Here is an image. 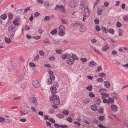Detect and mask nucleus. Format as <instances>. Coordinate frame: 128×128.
Wrapping results in <instances>:
<instances>
[{"label":"nucleus","mask_w":128,"mask_h":128,"mask_svg":"<svg viewBox=\"0 0 128 128\" xmlns=\"http://www.w3.org/2000/svg\"><path fill=\"white\" fill-rule=\"evenodd\" d=\"M50 121L52 122L55 124V120L52 118H49L48 119Z\"/></svg>","instance_id":"8fccbe9b"},{"label":"nucleus","mask_w":128,"mask_h":128,"mask_svg":"<svg viewBox=\"0 0 128 128\" xmlns=\"http://www.w3.org/2000/svg\"><path fill=\"white\" fill-rule=\"evenodd\" d=\"M58 28L60 31H65L66 30L65 27L62 25L60 26Z\"/></svg>","instance_id":"a211bd4d"},{"label":"nucleus","mask_w":128,"mask_h":128,"mask_svg":"<svg viewBox=\"0 0 128 128\" xmlns=\"http://www.w3.org/2000/svg\"><path fill=\"white\" fill-rule=\"evenodd\" d=\"M70 56V55L69 54H62L61 56V58L65 60L66 58H68Z\"/></svg>","instance_id":"6e6552de"},{"label":"nucleus","mask_w":128,"mask_h":128,"mask_svg":"<svg viewBox=\"0 0 128 128\" xmlns=\"http://www.w3.org/2000/svg\"><path fill=\"white\" fill-rule=\"evenodd\" d=\"M91 109L93 111L96 112L98 110L97 107L96 106L93 105L91 106Z\"/></svg>","instance_id":"6ab92c4d"},{"label":"nucleus","mask_w":128,"mask_h":128,"mask_svg":"<svg viewBox=\"0 0 128 128\" xmlns=\"http://www.w3.org/2000/svg\"><path fill=\"white\" fill-rule=\"evenodd\" d=\"M94 22L96 24H98L99 22V21L98 19H96L94 20Z\"/></svg>","instance_id":"0e129e2a"},{"label":"nucleus","mask_w":128,"mask_h":128,"mask_svg":"<svg viewBox=\"0 0 128 128\" xmlns=\"http://www.w3.org/2000/svg\"><path fill=\"white\" fill-rule=\"evenodd\" d=\"M68 126L66 124L60 125V128H67Z\"/></svg>","instance_id":"4d7b16f0"},{"label":"nucleus","mask_w":128,"mask_h":128,"mask_svg":"<svg viewBox=\"0 0 128 128\" xmlns=\"http://www.w3.org/2000/svg\"><path fill=\"white\" fill-rule=\"evenodd\" d=\"M66 62L67 63L70 65H72L74 63V60H77L78 59V58L75 54H73L72 55L67 58Z\"/></svg>","instance_id":"f257e3e1"},{"label":"nucleus","mask_w":128,"mask_h":128,"mask_svg":"<svg viewBox=\"0 0 128 128\" xmlns=\"http://www.w3.org/2000/svg\"><path fill=\"white\" fill-rule=\"evenodd\" d=\"M40 57V56L39 55H37L36 56H35L34 58V60L35 61H37L38 60Z\"/></svg>","instance_id":"3c124183"},{"label":"nucleus","mask_w":128,"mask_h":128,"mask_svg":"<svg viewBox=\"0 0 128 128\" xmlns=\"http://www.w3.org/2000/svg\"><path fill=\"white\" fill-rule=\"evenodd\" d=\"M54 100L53 103L54 104L56 105H58L60 103V100L59 99L58 96L53 94Z\"/></svg>","instance_id":"f03ea898"},{"label":"nucleus","mask_w":128,"mask_h":128,"mask_svg":"<svg viewBox=\"0 0 128 128\" xmlns=\"http://www.w3.org/2000/svg\"><path fill=\"white\" fill-rule=\"evenodd\" d=\"M30 10H31L30 9V7H28L24 9V13H26L28 11Z\"/></svg>","instance_id":"4c0bfd02"},{"label":"nucleus","mask_w":128,"mask_h":128,"mask_svg":"<svg viewBox=\"0 0 128 128\" xmlns=\"http://www.w3.org/2000/svg\"><path fill=\"white\" fill-rule=\"evenodd\" d=\"M84 12L87 13L88 14H89L90 11L87 6H85L84 7Z\"/></svg>","instance_id":"f3484780"},{"label":"nucleus","mask_w":128,"mask_h":128,"mask_svg":"<svg viewBox=\"0 0 128 128\" xmlns=\"http://www.w3.org/2000/svg\"><path fill=\"white\" fill-rule=\"evenodd\" d=\"M50 19V18L49 16H46L44 18V20L45 21H48Z\"/></svg>","instance_id":"09e8293b"},{"label":"nucleus","mask_w":128,"mask_h":128,"mask_svg":"<svg viewBox=\"0 0 128 128\" xmlns=\"http://www.w3.org/2000/svg\"><path fill=\"white\" fill-rule=\"evenodd\" d=\"M44 5L45 7L46 8H48L50 7L49 2L48 1L44 2Z\"/></svg>","instance_id":"5701e85b"},{"label":"nucleus","mask_w":128,"mask_h":128,"mask_svg":"<svg viewBox=\"0 0 128 128\" xmlns=\"http://www.w3.org/2000/svg\"><path fill=\"white\" fill-rule=\"evenodd\" d=\"M33 38L34 39L37 40L40 39L41 38L40 36H34L33 37Z\"/></svg>","instance_id":"79ce46f5"},{"label":"nucleus","mask_w":128,"mask_h":128,"mask_svg":"<svg viewBox=\"0 0 128 128\" xmlns=\"http://www.w3.org/2000/svg\"><path fill=\"white\" fill-rule=\"evenodd\" d=\"M32 83L33 86L36 88H38L40 86V84L38 80H34Z\"/></svg>","instance_id":"20e7f679"},{"label":"nucleus","mask_w":128,"mask_h":128,"mask_svg":"<svg viewBox=\"0 0 128 128\" xmlns=\"http://www.w3.org/2000/svg\"><path fill=\"white\" fill-rule=\"evenodd\" d=\"M97 80L98 82H103V79L102 78H100L97 79Z\"/></svg>","instance_id":"a18cd8bd"},{"label":"nucleus","mask_w":128,"mask_h":128,"mask_svg":"<svg viewBox=\"0 0 128 128\" xmlns=\"http://www.w3.org/2000/svg\"><path fill=\"white\" fill-rule=\"evenodd\" d=\"M120 4V2L118 1H116L115 4V6H119Z\"/></svg>","instance_id":"680f3d73"},{"label":"nucleus","mask_w":128,"mask_h":128,"mask_svg":"<svg viewBox=\"0 0 128 128\" xmlns=\"http://www.w3.org/2000/svg\"><path fill=\"white\" fill-rule=\"evenodd\" d=\"M68 5L70 7L73 8L76 6V3L74 0H72L69 2Z\"/></svg>","instance_id":"39448f33"},{"label":"nucleus","mask_w":128,"mask_h":128,"mask_svg":"<svg viewBox=\"0 0 128 128\" xmlns=\"http://www.w3.org/2000/svg\"><path fill=\"white\" fill-rule=\"evenodd\" d=\"M124 20L126 21H128V16L126 15L124 17Z\"/></svg>","instance_id":"c03bdc74"},{"label":"nucleus","mask_w":128,"mask_h":128,"mask_svg":"<svg viewBox=\"0 0 128 128\" xmlns=\"http://www.w3.org/2000/svg\"><path fill=\"white\" fill-rule=\"evenodd\" d=\"M52 80L50 79H49L48 80V84H49L50 85H51L52 84Z\"/></svg>","instance_id":"052dcab7"},{"label":"nucleus","mask_w":128,"mask_h":128,"mask_svg":"<svg viewBox=\"0 0 128 128\" xmlns=\"http://www.w3.org/2000/svg\"><path fill=\"white\" fill-rule=\"evenodd\" d=\"M104 86L107 88H108L110 86L109 82L108 81H104L103 82Z\"/></svg>","instance_id":"f8f14e48"},{"label":"nucleus","mask_w":128,"mask_h":128,"mask_svg":"<svg viewBox=\"0 0 128 128\" xmlns=\"http://www.w3.org/2000/svg\"><path fill=\"white\" fill-rule=\"evenodd\" d=\"M94 104L96 105H99L100 104L101 101L100 99L96 98L94 100Z\"/></svg>","instance_id":"0eeeda50"},{"label":"nucleus","mask_w":128,"mask_h":128,"mask_svg":"<svg viewBox=\"0 0 128 128\" xmlns=\"http://www.w3.org/2000/svg\"><path fill=\"white\" fill-rule=\"evenodd\" d=\"M93 49L96 53H97L98 54L100 55L101 54V53L99 52L98 51L96 50V49H95L94 48H93Z\"/></svg>","instance_id":"69168bd1"},{"label":"nucleus","mask_w":128,"mask_h":128,"mask_svg":"<svg viewBox=\"0 0 128 128\" xmlns=\"http://www.w3.org/2000/svg\"><path fill=\"white\" fill-rule=\"evenodd\" d=\"M13 24L15 26H18L20 24V22H19V20L18 19H15L13 22Z\"/></svg>","instance_id":"4468645a"},{"label":"nucleus","mask_w":128,"mask_h":128,"mask_svg":"<svg viewBox=\"0 0 128 128\" xmlns=\"http://www.w3.org/2000/svg\"><path fill=\"white\" fill-rule=\"evenodd\" d=\"M89 66L90 67H92L94 66L96 64V63L94 61H92L90 62L89 63Z\"/></svg>","instance_id":"4be33fe9"},{"label":"nucleus","mask_w":128,"mask_h":128,"mask_svg":"<svg viewBox=\"0 0 128 128\" xmlns=\"http://www.w3.org/2000/svg\"><path fill=\"white\" fill-rule=\"evenodd\" d=\"M109 4L108 3V2H104V5L105 6L107 7L108 6Z\"/></svg>","instance_id":"774afa93"},{"label":"nucleus","mask_w":128,"mask_h":128,"mask_svg":"<svg viewBox=\"0 0 128 128\" xmlns=\"http://www.w3.org/2000/svg\"><path fill=\"white\" fill-rule=\"evenodd\" d=\"M88 96L90 98H94L95 96V94L92 92H90L88 93Z\"/></svg>","instance_id":"393cba45"},{"label":"nucleus","mask_w":128,"mask_h":128,"mask_svg":"<svg viewBox=\"0 0 128 128\" xmlns=\"http://www.w3.org/2000/svg\"><path fill=\"white\" fill-rule=\"evenodd\" d=\"M1 18L3 20L6 19L7 18L6 15V14H4L0 16Z\"/></svg>","instance_id":"cd10ccee"},{"label":"nucleus","mask_w":128,"mask_h":128,"mask_svg":"<svg viewBox=\"0 0 128 128\" xmlns=\"http://www.w3.org/2000/svg\"><path fill=\"white\" fill-rule=\"evenodd\" d=\"M86 88L89 91H91L92 89V86H89L86 87Z\"/></svg>","instance_id":"473e14b6"},{"label":"nucleus","mask_w":128,"mask_h":128,"mask_svg":"<svg viewBox=\"0 0 128 128\" xmlns=\"http://www.w3.org/2000/svg\"><path fill=\"white\" fill-rule=\"evenodd\" d=\"M116 26L118 28H120L122 26L121 23L119 22H117L116 23Z\"/></svg>","instance_id":"72a5a7b5"},{"label":"nucleus","mask_w":128,"mask_h":128,"mask_svg":"<svg viewBox=\"0 0 128 128\" xmlns=\"http://www.w3.org/2000/svg\"><path fill=\"white\" fill-rule=\"evenodd\" d=\"M8 18L10 20L12 19L13 17V15L12 14H10L8 15Z\"/></svg>","instance_id":"13d9d810"},{"label":"nucleus","mask_w":128,"mask_h":128,"mask_svg":"<svg viewBox=\"0 0 128 128\" xmlns=\"http://www.w3.org/2000/svg\"><path fill=\"white\" fill-rule=\"evenodd\" d=\"M109 48V47L107 45L104 46L102 50L104 52H106Z\"/></svg>","instance_id":"b1692460"},{"label":"nucleus","mask_w":128,"mask_h":128,"mask_svg":"<svg viewBox=\"0 0 128 128\" xmlns=\"http://www.w3.org/2000/svg\"><path fill=\"white\" fill-rule=\"evenodd\" d=\"M54 126L56 128H60V125L57 124H54Z\"/></svg>","instance_id":"49530a36"},{"label":"nucleus","mask_w":128,"mask_h":128,"mask_svg":"<svg viewBox=\"0 0 128 128\" xmlns=\"http://www.w3.org/2000/svg\"><path fill=\"white\" fill-rule=\"evenodd\" d=\"M111 108L113 111H116L118 109L117 106L116 105L114 104L111 105Z\"/></svg>","instance_id":"9b49d317"},{"label":"nucleus","mask_w":128,"mask_h":128,"mask_svg":"<svg viewBox=\"0 0 128 128\" xmlns=\"http://www.w3.org/2000/svg\"><path fill=\"white\" fill-rule=\"evenodd\" d=\"M66 120L68 122H72V118H71L68 117L66 119Z\"/></svg>","instance_id":"603ef678"},{"label":"nucleus","mask_w":128,"mask_h":128,"mask_svg":"<svg viewBox=\"0 0 128 128\" xmlns=\"http://www.w3.org/2000/svg\"><path fill=\"white\" fill-rule=\"evenodd\" d=\"M101 29L105 33H107L108 32V31L107 29L104 26L102 27H101Z\"/></svg>","instance_id":"a878e982"},{"label":"nucleus","mask_w":128,"mask_h":128,"mask_svg":"<svg viewBox=\"0 0 128 128\" xmlns=\"http://www.w3.org/2000/svg\"><path fill=\"white\" fill-rule=\"evenodd\" d=\"M80 60L83 62H86L87 61V59L85 58H80Z\"/></svg>","instance_id":"bb28decb"},{"label":"nucleus","mask_w":128,"mask_h":128,"mask_svg":"<svg viewBox=\"0 0 128 128\" xmlns=\"http://www.w3.org/2000/svg\"><path fill=\"white\" fill-rule=\"evenodd\" d=\"M91 42L92 44L96 43L97 42V40L95 39L92 40L91 41Z\"/></svg>","instance_id":"6e6d98bb"},{"label":"nucleus","mask_w":128,"mask_h":128,"mask_svg":"<svg viewBox=\"0 0 128 128\" xmlns=\"http://www.w3.org/2000/svg\"><path fill=\"white\" fill-rule=\"evenodd\" d=\"M102 70V69L101 66H99L97 68V70H96V72H98Z\"/></svg>","instance_id":"864d4df0"},{"label":"nucleus","mask_w":128,"mask_h":128,"mask_svg":"<svg viewBox=\"0 0 128 128\" xmlns=\"http://www.w3.org/2000/svg\"><path fill=\"white\" fill-rule=\"evenodd\" d=\"M111 34H113L114 32V30L112 28H110L109 29L108 32Z\"/></svg>","instance_id":"7c9ffc66"},{"label":"nucleus","mask_w":128,"mask_h":128,"mask_svg":"<svg viewBox=\"0 0 128 128\" xmlns=\"http://www.w3.org/2000/svg\"><path fill=\"white\" fill-rule=\"evenodd\" d=\"M123 32L121 30H120L118 32V34L120 36H121L122 35Z\"/></svg>","instance_id":"a19ab883"},{"label":"nucleus","mask_w":128,"mask_h":128,"mask_svg":"<svg viewBox=\"0 0 128 128\" xmlns=\"http://www.w3.org/2000/svg\"><path fill=\"white\" fill-rule=\"evenodd\" d=\"M74 123V124H76L79 126H80L81 125L78 122L76 121H75Z\"/></svg>","instance_id":"e2e57ef3"},{"label":"nucleus","mask_w":128,"mask_h":128,"mask_svg":"<svg viewBox=\"0 0 128 128\" xmlns=\"http://www.w3.org/2000/svg\"><path fill=\"white\" fill-rule=\"evenodd\" d=\"M98 75L100 77H104L106 76V74L105 73L102 72L100 73Z\"/></svg>","instance_id":"e433bc0d"},{"label":"nucleus","mask_w":128,"mask_h":128,"mask_svg":"<svg viewBox=\"0 0 128 128\" xmlns=\"http://www.w3.org/2000/svg\"><path fill=\"white\" fill-rule=\"evenodd\" d=\"M57 32V30L56 29H54L52 30L50 32L51 34L54 35L56 34Z\"/></svg>","instance_id":"c756f323"},{"label":"nucleus","mask_w":128,"mask_h":128,"mask_svg":"<svg viewBox=\"0 0 128 128\" xmlns=\"http://www.w3.org/2000/svg\"><path fill=\"white\" fill-rule=\"evenodd\" d=\"M56 52L58 54H60L62 53V50H56Z\"/></svg>","instance_id":"37998d69"},{"label":"nucleus","mask_w":128,"mask_h":128,"mask_svg":"<svg viewBox=\"0 0 128 128\" xmlns=\"http://www.w3.org/2000/svg\"><path fill=\"white\" fill-rule=\"evenodd\" d=\"M104 117L103 116H100L99 117L98 120L100 121H102L104 119Z\"/></svg>","instance_id":"58836bf2"},{"label":"nucleus","mask_w":128,"mask_h":128,"mask_svg":"<svg viewBox=\"0 0 128 128\" xmlns=\"http://www.w3.org/2000/svg\"><path fill=\"white\" fill-rule=\"evenodd\" d=\"M50 90L51 92L53 94H54L56 92V87L54 86H51L50 88Z\"/></svg>","instance_id":"2eb2a0df"},{"label":"nucleus","mask_w":128,"mask_h":128,"mask_svg":"<svg viewBox=\"0 0 128 128\" xmlns=\"http://www.w3.org/2000/svg\"><path fill=\"white\" fill-rule=\"evenodd\" d=\"M59 9L62 13H64L65 12V10L63 6L56 5L55 8V10H57Z\"/></svg>","instance_id":"7ed1b4c3"},{"label":"nucleus","mask_w":128,"mask_h":128,"mask_svg":"<svg viewBox=\"0 0 128 128\" xmlns=\"http://www.w3.org/2000/svg\"><path fill=\"white\" fill-rule=\"evenodd\" d=\"M40 13L38 12H36L34 13V17L38 16L40 15Z\"/></svg>","instance_id":"de8ad7c7"},{"label":"nucleus","mask_w":128,"mask_h":128,"mask_svg":"<svg viewBox=\"0 0 128 128\" xmlns=\"http://www.w3.org/2000/svg\"><path fill=\"white\" fill-rule=\"evenodd\" d=\"M30 102L33 103L36 106L38 105V103L34 97H31L30 99Z\"/></svg>","instance_id":"423d86ee"},{"label":"nucleus","mask_w":128,"mask_h":128,"mask_svg":"<svg viewBox=\"0 0 128 128\" xmlns=\"http://www.w3.org/2000/svg\"><path fill=\"white\" fill-rule=\"evenodd\" d=\"M27 112H20V115L21 116L23 117L25 115L27 114Z\"/></svg>","instance_id":"bf43d9fd"},{"label":"nucleus","mask_w":128,"mask_h":128,"mask_svg":"<svg viewBox=\"0 0 128 128\" xmlns=\"http://www.w3.org/2000/svg\"><path fill=\"white\" fill-rule=\"evenodd\" d=\"M8 30L10 32L14 31V32H15V31L16 30V29L12 26H10L9 27Z\"/></svg>","instance_id":"ddd939ff"},{"label":"nucleus","mask_w":128,"mask_h":128,"mask_svg":"<svg viewBox=\"0 0 128 128\" xmlns=\"http://www.w3.org/2000/svg\"><path fill=\"white\" fill-rule=\"evenodd\" d=\"M90 100L88 98H86L83 100V103L85 104H88L90 102Z\"/></svg>","instance_id":"aec40b11"},{"label":"nucleus","mask_w":128,"mask_h":128,"mask_svg":"<svg viewBox=\"0 0 128 128\" xmlns=\"http://www.w3.org/2000/svg\"><path fill=\"white\" fill-rule=\"evenodd\" d=\"M5 41L6 43L8 44L12 42L11 39L10 38L7 37L5 38Z\"/></svg>","instance_id":"dca6fc26"},{"label":"nucleus","mask_w":128,"mask_h":128,"mask_svg":"<svg viewBox=\"0 0 128 128\" xmlns=\"http://www.w3.org/2000/svg\"><path fill=\"white\" fill-rule=\"evenodd\" d=\"M56 116L58 118H63L64 116L62 114H58L56 115Z\"/></svg>","instance_id":"2f4dec72"},{"label":"nucleus","mask_w":128,"mask_h":128,"mask_svg":"<svg viewBox=\"0 0 128 128\" xmlns=\"http://www.w3.org/2000/svg\"><path fill=\"white\" fill-rule=\"evenodd\" d=\"M98 126L100 128H105V126H103L101 124H99L98 125Z\"/></svg>","instance_id":"338daca9"},{"label":"nucleus","mask_w":128,"mask_h":128,"mask_svg":"<svg viewBox=\"0 0 128 128\" xmlns=\"http://www.w3.org/2000/svg\"><path fill=\"white\" fill-rule=\"evenodd\" d=\"M50 79L53 80H55V77L54 75L53 74H51L50 76Z\"/></svg>","instance_id":"ea45409f"},{"label":"nucleus","mask_w":128,"mask_h":128,"mask_svg":"<svg viewBox=\"0 0 128 128\" xmlns=\"http://www.w3.org/2000/svg\"><path fill=\"white\" fill-rule=\"evenodd\" d=\"M65 34L64 31H60L58 33V35L61 36H64Z\"/></svg>","instance_id":"412c9836"},{"label":"nucleus","mask_w":128,"mask_h":128,"mask_svg":"<svg viewBox=\"0 0 128 128\" xmlns=\"http://www.w3.org/2000/svg\"><path fill=\"white\" fill-rule=\"evenodd\" d=\"M101 98L102 99L106 98L109 96L108 94L107 93H101Z\"/></svg>","instance_id":"9d476101"},{"label":"nucleus","mask_w":128,"mask_h":128,"mask_svg":"<svg viewBox=\"0 0 128 128\" xmlns=\"http://www.w3.org/2000/svg\"><path fill=\"white\" fill-rule=\"evenodd\" d=\"M39 54L41 56H43L44 54V52L42 50H41L39 52Z\"/></svg>","instance_id":"c9c22d12"},{"label":"nucleus","mask_w":128,"mask_h":128,"mask_svg":"<svg viewBox=\"0 0 128 128\" xmlns=\"http://www.w3.org/2000/svg\"><path fill=\"white\" fill-rule=\"evenodd\" d=\"M86 30V26L84 25L81 26L80 27V30L81 32H84Z\"/></svg>","instance_id":"1a4fd4ad"},{"label":"nucleus","mask_w":128,"mask_h":128,"mask_svg":"<svg viewBox=\"0 0 128 128\" xmlns=\"http://www.w3.org/2000/svg\"><path fill=\"white\" fill-rule=\"evenodd\" d=\"M96 31L99 32L100 30V27L98 26H97L96 27Z\"/></svg>","instance_id":"5fc2aeb1"},{"label":"nucleus","mask_w":128,"mask_h":128,"mask_svg":"<svg viewBox=\"0 0 128 128\" xmlns=\"http://www.w3.org/2000/svg\"><path fill=\"white\" fill-rule=\"evenodd\" d=\"M29 65L30 66L32 67H35L36 66L35 64L33 62H30L29 64Z\"/></svg>","instance_id":"f704fd0d"},{"label":"nucleus","mask_w":128,"mask_h":128,"mask_svg":"<svg viewBox=\"0 0 128 128\" xmlns=\"http://www.w3.org/2000/svg\"><path fill=\"white\" fill-rule=\"evenodd\" d=\"M108 104L110 103H112L114 102V100L113 98H109L108 100Z\"/></svg>","instance_id":"c85d7f7f"}]
</instances>
